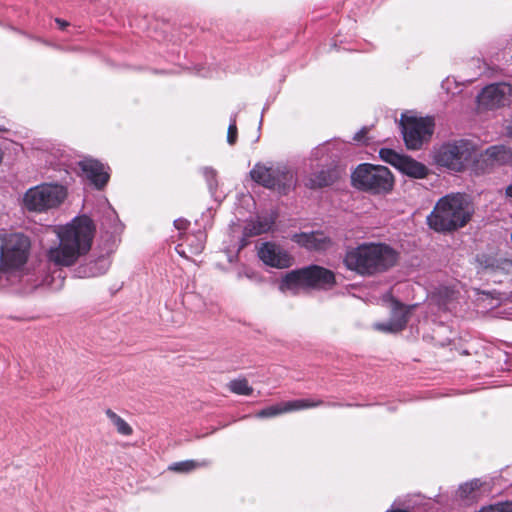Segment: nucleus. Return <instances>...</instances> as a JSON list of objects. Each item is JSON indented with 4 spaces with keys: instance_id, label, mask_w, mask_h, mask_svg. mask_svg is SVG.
Instances as JSON below:
<instances>
[{
    "instance_id": "obj_13",
    "label": "nucleus",
    "mask_w": 512,
    "mask_h": 512,
    "mask_svg": "<svg viewBox=\"0 0 512 512\" xmlns=\"http://www.w3.org/2000/svg\"><path fill=\"white\" fill-rule=\"evenodd\" d=\"M412 308H414V305L405 306L399 302H394L390 319L385 322L375 323L374 328L385 333L402 331L407 325Z\"/></svg>"
},
{
    "instance_id": "obj_24",
    "label": "nucleus",
    "mask_w": 512,
    "mask_h": 512,
    "mask_svg": "<svg viewBox=\"0 0 512 512\" xmlns=\"http://www.w3.org/2000/svg\"><path fill=\"white\" fill-rule=\"evenodd\" d=\"M324 402L321 400L313 401L310 399H298L283 403V410L291 412L295 410H302L307 408H313L323 405Z\"/></svg>"
},
{
    "instance_id": "obj_23",
    "label": "nucleus",
    "mask_w": 512,
    "mask_h": 512,
    "mask_svg": "<svg viewBox=\"0 0 512 512\" xmlns=\"http://www.w3.org/2000/svg\"><path fill=\"white\" fill-rule=\"evenodd\" d=\"M106 416L111 421V423L115 426L117 432L123 436H130L133 433L132 427L119 415H117L113 410L107 409L105 411Z\"/></svg>"
},
{
    "instance_id": "obj_10",
    "label": "nucleus",
    "mask_w": 512,
    "mask_h": 512,
    "mask_svg": "<svg viewBox=\"0 0 512 512\" xmlns=\"http://www.w3.org/2000/svg\"><path fill=\"white\" fill-rule=\"evenodd\" d=\"M434 120L431 117H404L400 126L405 145L410 150L420 149L427 143L434 131Z\"/></svg>"
},
{
    "instance_id": "obj_29",
    "label": "nucleus",
    "mask_w": 512,
    "mask_h": 512,
    "mask_svg": "<svg viewBox=\"0 0 512 512\" xmlns=\"http://www.w3.org/2000/svg\"><path fill=\"white\" fill-rule=\"evenodd\" d=\"M203 176L207 182L209 190L213 193L218 186L217 171L211 167H204L202 169Z\"/></svg>"
},
{
    "instance_id": "obj_25",
    "label": "nucleus",
    "mask_w": 512,
    "mask_h": 512,
    "mask_svg": "<svg viewBox=\"0 0 512 512\" xmlns=\"http://www.w3.org/2000/svg\"><path fill=\"white\" fill-rule=\"evenodd\" d=\"M209 462L204 460L202 462H198L195 460H186L182 462H176L169 466V469L175 472L187 473L198 467L208 466Z\"/></svg>"
},
{
    "instance_id": "obj_31",
    "label": "nucleus",
    "mask_w": 512,
    "mask_h": 512,
    "mask_svg": "<svg viewBox=\"0 0 512 512\" xmlns=\"http://www.w3.org/2000/svg\"><path fill=\"white\" fill-rule=\"evenodd\" d=\"M282 413H286V411L283 410V403L262 409L261 411H259L257 413V417L269 418V417H274V416L280 415Z\"/></svg>"
},
{
    "instance_id": "obj_8",
    "label": "nucleus",
    "mask_w": 512,
    "mask_h": 512,
    "mask_svg": "<svg viewBox=\"0 0 512 512\" xmlns=\"http://www.w3.org/2000/svg\"><path fill=\"white\" fill-rule=\"evenodd\" d=\"M253 181L265 188L276 190L281 194H287L296 185V178L291 169L285 165L266 166L255 164L250 171Z\"/></svg>"
},
{
    "instance_id": "obj_16",
    "label": "nucleus",
    "mask_w": 512,
    "mask_h": 512,
    "mask_svg": "<svg viewBox=\"0 0 512 512\" xmlns=\"http://www.w3.org/2000/svg\"><path fill=\"white\" fill-rule=\"evenodd\" d=\"M344 173V169L340 166L322 169L312 173L306 180L305 185L311 189H317L333 184Z\"/></svg>"
},
{
    "instance_id": "obj_19",
    "label": "nucleus",
    "mask_w": 512,
    "mask_h": 512,
    "mask_svg": "<svg viewBox=\"0 0 512 512\" xmlns=\"http://www.w3.org/2000/svg\"><path fill=\"white\" fill-rule=\"evenodd\" d=\"M274 224V220L268 216H257L248 221L244 227L243 234L246 237L257 236L268 232Z\"/></svg>"
},
{
    "instance_id": "obj_21",
    "label": "nucleus",
    "mask_w": 512,
    "mask_h": 512,
    "mask_svg": "<svg viewBox=\"0 0 512 512\" xmlns=\"http://www.w3.org/2000/svg\"><path fill=\"white\" fill-rule=\"evenodd\" d=\"M484 485L480 479H473L460 485L457 496L465 502H474L478 499V490Z\"/></svg>"
},
{
    "instance_id": "obj_9",
    "label": "nucleus",
    "mask_w": 512,
    "mask_h": 512,
    "mask_svg": "<svg viewBox=\"0 0 512 512\" xmlns=\"http://www.w3.org/2000/svg\"><path fill=\"white\" fill-rule=\"evenodd\" d=\"M31 241L23 233H11L4 237L0 250V271L23 267L30 255Z\"/></svg>"
},
{
    "instance_id": "obj_2",
    "label": "nucleus",
    "mask_w": 512,
    "mask_h": 512,
    "mask_svg": "<svg viewBox=\"0 0 512 512\" xmlns=\"http://www.w3.org/2000/svg\"><path fill=\"white\" fill-rule=\"evenodd\" d=\"M397 252L386 244H361L347 251L345 266L362 276H372L393 267L397 262Z\"/></svg>"
},
{
    "instance_id": "obj_3",
    "label": "nucleus",
    "mask_w": 512,
    "mask_h": 512,
    "mask_svg": "<svg viewBox=\"0 0 512 512\" xmlns=\"http://www.w3.org/2000/svg\"><path fill=\"white\" fill-rule=\"evenodd\" d=\"M473 213L470 202L463 194L442 197L427 216V224L437 232H451L464 227Z\"/></svg>"
},
{
    "instance_id": "obj_14",
    "label": "nucleus",
    "mask_w": 512,
    "mask_h": 512,
    "mask_svg": "<svg viewBox=\"0 0 512 512\" xmlns=\"http://www.w3.org/2000/svg\"><path fill=\"white\" fill-rule=\"evenodd\" d=\"M79 165L85 177L95 188L102 189L107 184L110 175L102 163L94 159H84Z\"/></svg>"
},
{
    "instance_id": "obj_33",
    "label": "nucleus",
    "mask_w": 512,
    "mask_h": 512,
    "mask_svg": "<svg viewBox=\"0 0 512 512\" xmlns=\"http://www.w3.org/2000/svg\"><path fill=\"white\" fill-rule=\"evenodd\" d=\"M174 226L178 230H186L189 226V221L183 218H179L174 221Z\"/></svg>"
},
{
    "instance_id": "obj_34",
    "label": "nucleus",
    "mask_w": 512,
    "mask_h": 512,
    "mask_svg": "<svg viewBox=\"0 0 512 512\" xmlns=\"http://www.w3.org/2000/svg\"><path fill=\"white\" fill-rule=\"evenodd\" d=\"M368 132V129L366 127L362 128L360 131H358L354 137L353 140L360 142L364 139L366 133Z\"/></svg>"
},
{
    "instance_id": "obj_35",
    "label": "nucleus",
    "mask_w": 512,
    "mask_h": 512,
    "mask_svg": "<svg viewBox=\"0 0 512 512\" xmlns=\"http://www.w3.org/2000/svg\"><path fill=\"white\" fill-rule=\"evenodd\" d=\"M505 194L507 197L512 198V183L506 187Z\"/></svg>"
},
{
    "instance_id": "obj_6",
    "label": "nucleus",
    "mask_w": 512,
    "mask_h": 512,
    "mask_svg": "<svg viewBox=\"0 0 512 512\" xmlns=\"http://www.w3.org/2000/svg\"><path fill=\"white\" fill-rule=\"evenodd\" d=\"M67 197L63 185L44 183L28 189L23 197L25 208L33 212H47L58 208Z\"/></svg>"
},
{
    "instance_id": "obj_26",
    "label": "nucleus",
    "mask_w": 512,
    "mask_h": 512,
    "mask_svg": "<svg viewBox=\"0 0 512 512\" xmlns=\"http://www.w3.org/2000/svg\"><path fill=\"white\" fill-rule=\"evenodd\" d=\"M228 387L231 392L238 395H251L253 388L249 385L248 381L243 379H235L229 382Z\"/></svg>"
},
{
    "instance_id": "obj_20",
    "label": "nucleus",
    "mask_w": 512,
    "mask_h": 512,
    "mask_svg": "<svg viewBox=\"0 0 512 512\" xmlns=\"http://www.w3.org/2000/svg\"><path fill=\"white\" fill-rule=\"evenodd\" d=\"M398 170L414 178H424L427 174V168L423 164L405 155Z\"/></svg>"
},
{
    "instance_id": "obj_30",
    "label": "nucleus",
    "mask_w": 512,
    "mask_h": 512,
    "mask_svg": "<svg viewBox=\"0 0 512 512\" xmlns=\"http://www.w3.org/2000/svg\"><path fill=\"white\" fill-rule=\"evenodd\" d=\"M478 512H512V502H499L482 507Z\"/></svg>"
},
{
    "instance_id": "obj_7",
    "label": "nucleus",
    "mask_w": 512,
    "mask_h": 512,
    "mask_svg": "<svg viewBox=\"0 0 512 512\" xmlns=\"http://www.w3.org/2000/svg\"><path fill=\"white\" fill-rule=\"evenodd\" d=\"M476 146L472 141L460 139L441 145L435 152V162L452 171L460 172L475 159Z\"/></svg>"
},
{
    "instance_id": "obj_32",
    "label": "nucleus",
    "mask_w": 512,
    "mask_h": 512,
    "mask_svg": "<svg viewBox=\"0 0 512 512\" xmlns=\"http://www.w3.org/2000/svg\"><path fill=\"white\" fill-rule=\"evenodd\" d=\"M237 140V126H236V115H233L230 119V124L227 132V142L230 145L236 143Z\"/></svg>"
},
{
    "instance_id": "obj_18",
    "label": "nucleus",
    "mask_w": 512,
    "mask_h": 512,
    "mask_svg": "<svg viewBox=\"0 0 512 512\" xmlns=\"http://www.w3.org/2000/svg\"><path fill=\"white\" fill-rule=\"evenodd\" d=\"M110 266V262L107 257L100 256L96 260L90 261L79 266L76 270V274L80 278L97 277L104 274Z\"/></svg>"
},
{
    "instance_id": "obj_17",
    "label": "nucleus",
    "mask_w": 512,
    "mask_h": 512,
    "mask_svg": "<svg viewBox=\"0 0 512 512\" xmlns=\"http://www.w3.org/2000/svg\"><path fill=\"white\" fill-rule=\"evenodd\" d=\"M296 242L310 250H325L331 245V240L323 232L301 233L295 235Z\"/></svg>"
},
{
    "instance_id": "obj_1",
    "label": "nucleus",
    "mask_w": 512,
    "mask_h": 512,
    "mask_svg": "<svg viewBox=\"0 0 512 512\" xmlns=\"http://www.w3.org/2000/svg\"><path fill=\"white\" fill-rule=\"evenodd\" d=\"M94 226L88 217L74 219L60 228L58 246L50 247L47 259L59 267H70L86 255L92 246Z\"/></svg>"
},
{
    "instance_id": "obj_22",
    "label": "nucleus",
    "mask_w": 512,
    "mask_h": 512,
    "mask_svg": "<svg viewBox=\"0 0 512 512\" xmlns=\"http://www.w3.org/2000/svg\"><path fill=\"white\" fill-rule=\"evenodd\" d=\"M485 156L492 163L504 164L510 159L511 153L503 146H492L486 150Z\"/></svg>"
},
{
    "instance_id": "obj_12",
    "label": "nucleus",
    "mask_w": 512,
    "mask_h": 512,
    "mask_svg": "<svg viewBox=\"0 0 512 512\" xmlns=\"http://www.w3.org/2000/svg\"><path fill=\"white\" fill-rule=\"evenodd\" d=\"M258 257L264 264L278 269L288 268L293 262L282 247L272 242H265L259 247Z\"/></svg>"
},
{
    "instance_id": "obj_15",
    "label": "nucleus",
    "mask_w": 512,
    "mask_h": 512,
    "mask_svg": "<svg viewBox=\"0 0 512 512\" xmlns=\"http://www.w3.org/2000/svg\"><path fill=\"white\" fill-rule=\"evenodd\" d=\"M477 262L487 273H512V259L505 256L482 254L477 257Z\"/></svg>"
},
{
    "instance_id": "obj_36",
    "label": "nucleus",
    "mask_w": 512,
    "mask_h": 512,
    "mask_svg": "<svg viewBox=\"0 0 512 512\" xmlns=\"http://www.w3.org/2000/svg\"><path fill=\"white\" fill-rule=\"evenodd\" d=\"M56 23L60 26L61 29H64L68 25V23L66 21H63L58 18L56 19Z\"/></svg>"
},
{
    "instance_id": "obj_11",
    "label": "nucleus",
    "mask_w": 512,
    "mask_h": 512,
    "mask_svg": "<svg viewBox=\"0 0 512 512\" xmlns=\"http://www.w3.org/2000/svg\"><path fill=\"white\" fill-rule=\"evenodd\" d=\"M512 102V87L508 83L491 84L478 95V103L486 109H496Z\"/></svg>"
},
{
    "instance_id": "obj_28",
    "label": "nucleus",
    "mask_w": 512,
    "mask_h": 512,
    "mask_svg": "<svg viewBox=\"0 0 512 512\" xmlns=\"http://www.w3.org/2000/svg\"><path fill=\"white\" fill-rule=\"evenodd\" d=\"M186 240L193 254H199L203 251L204 234L202 232H199L197 235L188 236Z\"/></svg>"
},
{
    "instance_id": "obj_5",
    "label": "nucleus",
    "mask_w": 512,
    "mask_h": 512,
    "mask_svg": "<svg viewBox=\"0 0 512 512\" xmlns=\"http://www.w3.org/2000/svg\"><path fill=\"white\" fill-rule=\"evenodd\" d=\"M351 179L355 188L375 195L389 193L394 184L393 175L387 167L369 163L360 164Z\"/></svg>"
},
{
    "instance_id": "obj_4",
    "label": "nucleus",
    "mask_w": 512,
    "mask_h": 512,
    "mask_svg": "<svg viewBox=\"0 0 512 512\" xmlns=\"http://www.w3.org/2000/svg\"><path fill=\"white\" fill-rule=\"evenodd\" d=\"M335 284V275L331 270L318 265H310L293 270L285 275L279 289L297 294L302 288L329 289Z\"/></svg>"
},
{
    "instance_id": "obj_27",
    "label": "nucleus",
    "mask_w": 512,
    "mask_h": 512,
    "mask_svg": "<svg viewBox=\"0 0 512 512\" xmlns=\"http://www.w3.org/2000/svg\"><path fill=\"white\" fill-rule=\"evenodd\" d=\"M379 156L384 162L389 163L398 169L404 155L398 154L389 148H382L379 151Z\"/></svg>"
}]
</instances>
